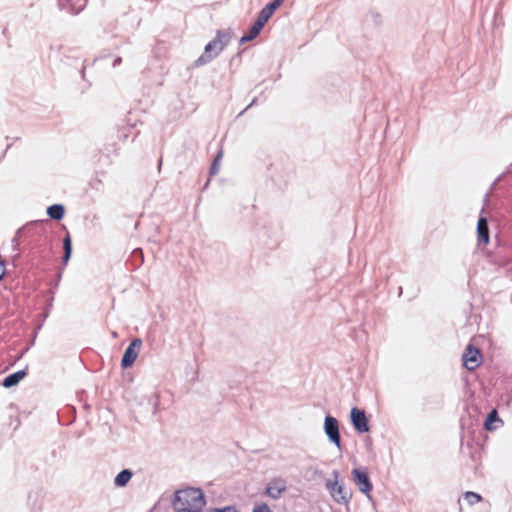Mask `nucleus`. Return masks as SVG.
Wrapping results in <instances>:
<instances>
[{
    "label": "nucleus",
    "mask_w": 512,
    "mask_h": 512,
    "mask_svg": "<svg viewBox=\"0 0 512 512\" xmlns=\"http://www.w3.org/2000/svg\"><path fill=\"white\" fill-rule=\"evenodd\" d=\"M252 512H273L266 503H261L253 508Z\"/></svg>",
    "instance_id": "nucleus-23"
},
{
    "label": "nucleus",
    "mask_w": 512,
    "mask_h": 512,
    "mask_svg": "<svg viewBox=\"0 0 512 512\" xmlns=\"http://www.w3.org/2000/svg\"><path fill=\"white\" fill-rule=\"evenodd\" d=\"M133 473L130 469L121 470L114 478V485L116 487H125L131 480Z\"/></svg>",
    "instance_id": "nucleus-15"
},
{
    "label": "nucleus",
    "mask_w": 512,
    "mask_h": 512,
    "mask_svg": "<svg viewBox=\"0 0 512 512\" xmlns=\"http://www.w3.org/2000/svg\"><path fill=\"white\" fill-rule=\"evenodd\" d=\"M465 500L470 504L474 505L479 503L482 500V497L480 494L472 491H468L464 494Z\"/></svg>",
    "instance_id": "nucleus-20"
},
{
    "label": "nucleus",
    "mask_w": 512,
    "mask_h": 512,
    "mask_svg": "<svg viewBox=\"0 0 512 512\" xmlns=\"http://www.w3.org/2000/svg\"><path fill=\"white\" fill-rule=\"evenodd\" d=\"M61 277H62V271H60V272L58 273V276H57L58 281H60Z\"/></svg>",
    "instance_id": "nucleus-32"
},
{
    "label": "nucleus",
    "mask_w": 512,
    "mask_h": 512,
    "mask_svg": "<svg viewBox=\"0 0 512 512\" xmlns=\"http://www.w3.org/2000/svg\"><path fill=\"white\" fill-rule=\"evenodd\" d=\"M72 255V240L69 234L63 238V256L62 262L67 265Z\"/></svg>",
    "instance_id": "nucleus-18"
},
{
    "label": "nucleus",
    "mask_w": 512,
    "mask_h": 512,
    "mask_svg": "<svg viewBox=\"0 0 512 512\" xmlns=\"http://www.w3.org/2000/svg\"><path fill=\"white\" fill-rule=\"evenodd\" d=\"M477 242L478 246H486L490 240L489 225L485 217H480L477 223Z\"/></svg>",
    "instance_id": "nucleus-11"
},
{
    "label": "nucleus",
    "mask_w": 512,
    "mask_h": 512,
    "mask_svg": "<svg viewBox=\"0 0 512 512\" xmlns=\"http://www.w3.org/2000/svg\"><path fill=\"white\" fill-rule=\"evenodd\" d=\"M132 253L135 257H140L141 261L143 262V251L141 248L134 249Z\"/></svg>",
    "instance_id": "nucleus-27"
},
{
    "label": "nucleus",
    "mask_w": 512,
    "mask_h": 512,
    "mask_svg": "<svg viewBox=\"0 0 512 512\" xmlns=\"http://www.w3.org/2000/svg\"><path fill=\"white\" fill-rule=\"evenodd\" d=\"M161 165H162V159L160 158L159 163H158V169H159V170H160V168H161Z\"/></svg>",
    "instance_id": "nucleus-33"
},
{
    "label": "nucleus",
    "mask_w": 512,
    "mask_h": 512,
    "mask_svg": "<svg viewBox=\"0 0 512 512\" xmlns=\"http://www.w3.org/2000/svg\"><path fill=\"white\" fill-rule=\"evenodd\" d=\"M283 1L284 0L271 1L260 10V13L269 20L270 17L274 14V12L281 6Z\"/></svg>",
    "instance_id": "nucleus-17"
},
{
    "label": "nucleus",
    "mask_w": 512,
    "mask_h": 512,
    "mask_svg": "<svg viewBox=\"0 0 512 512\" xmlns=\"http://www.w3.org/2000/svg\"><path fill=\"white\" fill-rule=\"evenodd\" d=\"M350 421L356 432L360 434L369 432V421L363 409L353 407L350 411Z\"/></svg>",
    "instance_id": "nucleus-6"
},
{
    "label": "nucleus",
    "mask_w": 512,
    "mask_h": 512,
    "mask_svg": "<svg viewBox=\"0 0 512 512\" xmlns=\"http://www.w3.org/2000/svg\"><path fill=\"white\" fill-rule=\"evenodd\" d=\"M27 375V367L6 376L2 382L3 387L12 388L24 379Z\"/></svg>",
    "instance_id": "nucleus-12"
},
{
    "label": "nucleus",
    "mask_w": 512,
    "mask_h": 512,
    "mask_svg": "<svg viewBox=\"0 0 512 512\" xmlns=\"http://www.w3.org/2000/svg\"><path fill=\"white\" fill-rule=\"evenodd\" d=\"M230 38L228 32L217 30L216 36L206 44L203 54L195 61V64L200 66L212 61L228 45Z\"/></svg>",
    "instance_id": "nucleus-1"
},
{
    "label": "nucleus",
    "mask_w": 512,
    "mask_h": 512,
    "mask_svg": "<svg viewBox=\"0 0 512 512\" xmlns=\"http://www.w3.org/2000/svg\"><path fill=\"white\" fill-rule=\"evenodd\" d=\"M12 144H8L3 152V156L7 153V151L11 148Z\"/></svg>",
    "instance_id": "nucleus-31"
},
{
    "label": "nucleus",
    "mask_w": 512,
    "mask_h": 512,
    "mask_svg": "<svg viewBox=\"0 0 512 512\" xmlns=\"http://www.w3.org/2000/svg\"><path fill=\"white\" fill-rule=\"evenodd\" d=\"M36 223H39V224L43 227V229H45V227H46L47 225H49V220H47V219H45V220H40V221H37Z\"/></svg>",
    "instance_id": "nucleus-30"
},
{
    "label": "nucleus",
    "mask_w": 512,
    "mask_h": 512,
    "mask_svg": "<svg viewBox=\"0 0 512 512\" xmlns=\"http://www.w3.org/2000/svg\"><path fill=\"white\" fill-rule=\"evenodd\" d=\"M503 391L501 392V400L509 405L512 402V376L502 383Z\"/></svg>",
    "instance_id": "nucleus-16"
},
{
    "label": "nucleus",
    "mask_w": 512,
    "mask_h": 512,
    "mask_svg": "<svg viewBox=\"0 0 512 512\" xmlns=\"http://www.w3.org/2000/svg\"><path fill=\"white\" fill-rule=\"evenodd\" d=\"M287 489L286 481L282 478L272 479L266 487L265 494L270 498L277 500Z\"/></svg>",
    "instance_id": "nucleus-9"
},
{
    "label": "nucleus",
    "mask_w": 512,
    "mask_h": 512,
    "mask_svg": "<svg viewBox=\"0 0 512 512\" xmlns=\"http://www.w3.org/2000/svg\"><path fill=\"white\" fill-rule=\"evenodd\" d=\"M213 512H238V510L234 506H226L221 509L216 508Z\"/></svg>",
    "instance_id": "nucleus-26"
},
{
    "label": "nucleus",
    "mask_w": 512,
    "mask_h": 512,
    "mask_svg": "<svg viewBox=\"0 0 512 512\" xmlns=\"http://www.w3.org/2000/svg\"><path fill=\"white\" fill-rule=\"evenodd\" d=\"M260 34V31L255 29L253 26L249 29V32L240 38V44L252 41Z\"/></svg>",
    "instance_id": "nucleus-19"
},
{
    "label": "nucleus",
    "mask_w": 512,
    "mask_h": 512,
    "mask_svg": "<svg viewBox=\"0 0 512 512\" xmlns=\"http://www.w3.org/2000/svg\"><path fill=\"white\" fill-rule=\"evenodd\" d=\"M332 476L333 480L328 479L325 482L326 490L329 491L336 503L348 506L352 498V492L345 487L343 481H340V472L338 470H333Z\"/></svg>",
    "instance_id": "nucleus-3"
},
{
    "label": "nucleus",
    "mask_w": 512,
    "mask_h": 512,
    "mask_svg": "<svg viewBox=\"0 0 512 512\" xmlns=\"http://www.w3.org/2000/svg\"><path fill=\"white\" fill-rule=\"evenodd\" d=\"M122 63V58L121 57H116L113 61V67H117L118 65H120Z\"/></svg>",
    "instance_id": "nucleus-29"
},
{
    "label": "nucleus",
    "mask_w": 512,
    "mask_h": 512,
    "mask_svg": "<svg viewBox=\"0 0 512 512\" xmlns=\"http://www.w3.org/2000/svg\"><path fill=\"white\" fill-rule=\"evenodd\" d=\"M268 22V19L265 18L260 12L257 15L255 22L253 23V27L261 32L265 24Z\"/></svg>",
    "instance_id": "nucleus-21"
},
{
    "label": "nucleus",
    "mask_w": 512,
    "mask_h": 512,
    "mask_svg": "<svg viewBox=\"0 0 512 512\" xmlns=\"http://www.w3.org/2000/svg\"><path fill=\"white\" fill-rule=\"evenodd\" d=\"M20 232H21V229H19L17 231L16 235L11 240V247H12L13 251H18V247H19L18 235L20 234Z\"/></svg>",
    "instance_id": "nucleus-24"
},
{
    "label": "nucleus",
    "mask_w": 512,
    "mask_h": 512,
    "mask_svg": "<svg viewBox=\"0 0 512 512\" xmlns=\"http://www.w3.org/2000/svg\"><path fill=\"white\" fill-rule=\"evenodd\" d=\"M257 100H258L257 98H254V99L251 101V103H250V104H249V105H248V106H247L243 111H241V112H240V114H239V115H242V114H243L245 111H247L249 108H251L252 106L256 105Z\"/></svg>",
    "instance_id": "nucleus-28"
},
{
    "label": "nucleus",
    "mask_w": 512,
    "mask_h": 512,
    "mask_svg": "<svg viewBox=\"0 0 512 512\" xmlns=\"http://www.w3.org/2000/svg\"><path fill=\"white\" fill-rule=\"evenodd\" d=\"M502 424L503 421L500 419L497 410L493 409L488 413L484 421V428L488 431H493Z\"/></svg>",
    "instance_id": "nucleus-13"
},
{
    "label": "nucleus",
    "mask_w": 512,
    "mask_h": 512,
    "mask_svg": "<svg viewBox=\"0 0 512 512\" xmlns=\"http://www.w3.org/2000/svg\"><path fill=\"white\" fill-rule=\"evenodd\" d=\"M86 4L87 0H58L60 10L73 15L79 14Z\"/></svg>",
    "instance_id": "nucleus-10"
},
{
    "label": "nucleus",
    "mask_w": 512,
    "mask_h": 512,
    "mask_svg": "<svg viewBox=\"0 0 512 512\" xmlns=\"http://www.w3.org/2000/svg\"><path fill=\"white\" fill-rule=\"evenodd\" d=\"M222 157V153L219 152L218 155L215 157L213 163L210 166L209 173L210 175H215L219 172V161Z\"/></svg>",
    "instance_id": "nucleus-22"
},
{
    "label": "nucleus",
    "mask_w": 512,
    "mask_h": 512,
    "mask_svg": "<svg viewBox=\"0 0 512 512\" xmlns=\"http://www.w3.org/2000/svg\"><path fill=\"white\" fill-rule=\"evenodd\" d=\"M81 72H82V76L84 77V73H85L84 68L82 69V71H81Z\"/></svg>",
    "instance_id": "nucleus-34"
},
{
    "label": "nucleus",
    "mask_w": 512,
    "mask_h": 512,
    "mask_svg": "<svg viewBox=\"0 0 512 512\" xmlns=\"http://www.w3.org/2000/svg\"><path fill=\"white\" fill-rule=\"evenodd\" d=\"M173 509H174V512H202V509H189V508H184L183 506L173 507Z\"/></svg>",
    "instance_id": "nucleus-25"
},
{
    "label": "nucleus",
    "mask_w": 512,
    "mask_h": 512,
    "mask_svg": "<svg viewBox=\"0 0 512 512\" xmlns=\"http://www.w3.org/2000/svg\"><path fill=\"white\" fill-rule=\"evenodd\" d=\"M463 366L472 371L476 369L481 364V355L478 348L474 347L472 344H469L465 352L462 356Z\"/></svg>",
    "instance_id": "nucleus-8"
},
{
    "label": "nucleus",
    "mask_w": 512,
    "mask_h": 512,
    "mask_svg": "<svg viewBox=\"0 0 512 512\" xmlns=\"http://www.w3.org/2000/svg\"><path fill=\"white\" fill-rule=\"evenodd\" d=\"M46 212L50 219L60 221L65 215V207L62 204H53L47 208Z\"/></svg>",
    "instance_id": "nucleus-14"
},
{
    "label": "nucleus",
    "mask_w": 512,
    "mask_h": 512,
    "mask_svg": "<svg viewBox=\"0 0 512 512\" xmlns=\"http://www.w3.org/2000/svg\"><path fill=\"white\" fill-rule=\"evenodd\" d=\"M353 481L358 487L359 491L367 496L368 499H372L371 491L373 490V484L370 480L369 473L366 467L354 468L352 470Z\"/></svg>",
    "instance_id": "nucleus-4"
},
{
    "label": "nucleus",
    "mask_w": 512,
    "mask_h": 512,
    "mask_svg": "<svg viewBox=\"0 0 512 512\" xmlns=\"http://www.w3.org/2000/svg\"><path fill=\"white\" fill-rule=\"evenodd\" d=\"M172 505L173 507L202 509L205 505L204 494L201 489L193 487L178 490L174 494Z\"/></svg>",
    "instance_id": "nucleus-2"
},
{
    "label": "nucleus",
    "mask_w": 512,
    "mask_h": 512,
    "mask_svg": "<svg viewBox=\"0 0 512 512\" xmlns=\"http://www.w3.org/2000/svg\"><path fill=\"white\" fill-rule=\"evenodd\" d=\"M324 432L328 438V440L333 443L339 450L342 449L341 445V435L339 430V422L338 420L331 416L327 415L324 419Z\"/></svg>",
    "instance_id": "nucleus-5"
},
{
    "label": "nucleus",
    "mask_w": 512,
    "mask_h": 512,
    "mask_svg": "<svg viewBox=\"0 0 512 512\" xmlns=\"http://www.w3.org/2000/svg\"><path fill=\"white\" fill-rule=\"evenodd\" d=\"M141 346L142 340L140 338H134L129 343L121 359V367L123 369L129 368L133 365V363L138 357Z\"/></svg>",
    "instance_id": "nucleus-7"
}]
</instances>
